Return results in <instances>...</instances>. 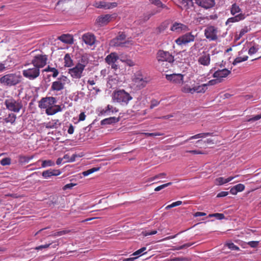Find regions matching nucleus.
I'll use <instances>...</instances> for the list:
<instances>
[{
    "mask_svg": "<svg viewBox=\"0 0 261 261\" xmlns=\"http://www.w3.org/2000/svg\"><path fill=\"white\" fill-rule=\"evenodd\" d=\"M38 50L31 51L30 55L32 57L31 64L40 69L47 64L48 57L45 54L37 53Z\"/></svg>",
    "mask_w": 261,
    "mask_h": 261,
    "instance_id": "f257e3e1",
    "label": "nucleus"
},
{
    "mask_svg": "<svg viewBox=\"0 0 261 261\" xmlns=\"http://www.w3.org/2000/svg\"><path fill=\"white\" fill-rule=\"evenodd\" d=\"M133 99L132 96L124 90H115L113 93V100L120 105L126 106Z\"/></svg>",
    "mask_w": 261,
    "mask_h": 261,
    "instance_id": "f03ea898",
    "label": "nucleus"
},
{
    "mask_svg": "<svg viewBox=\"0 0 261 261\" xmlns=\"http://www.w3.org/2000/svg\"><path fill=\"white\" fill-rule=\"evenodd\" d=\"M86 58L82 57L81 62L77 63L73 68L68 69V73L74 79H80L83 76V71L86 66Z\"/></svg>",
    "mask_w": 261,
    "mask_h": 261,
    "instance_id": "7ed1b4c3",
    "label": "nucleus"
},
{
    "mask_svg": "<svg viewBox=\"0 0 261 261\" xmlns=\"http://www.w3.org/2000/svg\"><path fill=\"white\" fill-rule=\"evenodd\" d=\"M22 79L21 75L16 73H10L0 78V82L5 86H12L20 83Z\"/></svg>",
    "mask_w": 261,
    "mask_h": 261,
    "instance_id": "20e7f679",
    "label": "nucleus"
},
{
    "mask_svg": "<svg viewBox=\"0 0 261 261\" xmlns=\"http://www.w3.org/2000/svg\"><path fill=\"white\" fill-rule=\"evenodd\" d=\"M31 64L30 63L24 64V67H29L22 70V74L24 77L30 80H33L40 75V70L34 65L31 66Z\"/></svg>",
    "mask_w": 261,
    "mask_h": 261,
    "instance_id": "39448f33",
    "label": "nucleus"
},
{
    "mask_svg": "<svg viewBox=\"0 0 261 261\" xmlns=\"http://www.w3.org/2000/svg\"><path fill=\"white\" fill-rule=\"evenodd\" d=\"M5 105L8 110L15 113H18L23 107L21 99L15 100L13 98L5 100Z\"/></svg>",
    "mask_w": 261,
    "mask_h": 261,
    "instance_id": "423d86ee",
    "label": "nucleus"
},
{
    "mask_svg": "<svg viewBox=\"0 0 261 261\" xmlns=\"http://www.w3.org/2000/svg\"><path fill=\"white\" fill-rule=\"evenodd\" d=\"M132 79L134 86L138 89L144 88L148 83L147 78L144 77L142 72L140 71L135 73Z\"/></svg>",
    "mask_w": 261,
    "mask_h": 261,
    "instance_id": "0eeeda50",
    "label": "nucleus"
},
{
    "mask_svg": "<svg viewBox=\"0 0 261 261\" xmlns=\"http://www.w3.org/2000/svg\"><path fill=\"white\" fill-rule=\"evenodd\" d=\"M156 58L160 62H166L171 64L174 61V57L168 51L160 50L157 53Z\"/></svg>",
    "mask_w": 261,
    "mask_h": 261,
    "instance_id": "6e6552de",
    "label": "nucleus"
},
{
    "mask_svg": "<svg viewBox=\"0 0 261 261\" xmlns=\"http://www.w3.org/2000/svg\"><path fill=\"white\" fill-rule=\"evenodd\" d=\"M218 29L214 25H208L204 30V35L210 41H216L218 39Z\"/></svg>",
    "mask_w": 261,
    "mask_h": 261,
    "instance_id": "1a4fd4ad",
    "label": "nucleus"
},
{
    "mask_svg": "<svg viewBox=\"0 0 261 261\" xmlns=\"http://www.w3.org/2000/svg\"><path fill=\"white\" fill-rule=\"evenodd\" d=\"M119 57L117 54L115 52H113L108 55L105 58V62L108 65L111 66V68L116 70L118 69V65L116 64Z\"/></svg>",
    "mask_w": 261,
    "mask_h": 261,
    "instance_id": "9d476101",
    "label": "nucleus"
},
{
    "mask_svg": "<svg viewBox=\"0 0 261 261\" xmlns=\"http://www.w3.org/2000/svg\"><path fill=\"white\" fill-rule=\"evenodd\" d=\"M67 77L65 76H62L61 77L58 79V80L52 83L50 90L53 91H60L63 90L65 88V85Z\"/></svg>",
    "mask_w": 261,
    "mask_h": 261,
    "instance_id": "9b49d317",
    "label": "nucleus"
},
{
    "mask_svg": "<svg viewBox=\"0 0 261 261\" xmlns=\"http://www.w3.org/2000/svg\"><path fill=\"white\" fill-rule=\"evenodd\" d=\"M195 36L191 32L187 33L185 34L178 37L176 40V43L179 45L186 44L191 42H193L195 40Z\"/></svg>",
    "mask_w": 261,
    "mask_h": 261,
    "instance_id": "f8f14e48",
    "label": "nucleus"
},
{
    "mask_svg": "<svg viewBox=\"0 0 261 261\" xmlns=\"http://www.w3.org/2000/svg\"><path fill=\"white\" fill-rule=\"evenodd\" d=\"M115 18L114 15L105 14L99 16L96 20V23L98 26L102 27L107 25L113 21Z\"/></svg>",
    "mask_w": 261,
    "mask_h": 261,
    "instance_id": "ddd939ff",
    "label": "nucleus"
},
{
    "mask_svg": "<svg viewBox=\"0 0 261 261\" xmlns=\"http://www.w3.org/2000/svg\"><path fill=\"white\" fill-rule=\"evenodd\" d=\"M184 75L180 73H173L166 74V79L170 82L181 85L184 83Z\"/></svg>",
    "mask_w": 261,
    "mask_h": 261,
    "instance_id": "4468645a",
    "label": "nucleus"
},
{
    "mask_svg": "<svg viewBox=\"0 0 261 261\" xmlns=\"http://www.w3.org/2000/svg\"><path fill=\"white\" fill-rule=\"evenodd\" d=\"M56 99L54 97H46L42 98L39 101L38 106L41 109H46L49 108L56 103Z\"/></svg>",
    "mask_w": 261,
    "mask_h": 261,
    "instance_id": "2eb2a0df",
    "label": "nucleus"
},
{
    "mask_svg": "<svg viewBox=\"0 0 261 261\" xmlns=\"http://www.w3.org/2000/svg\"><path fill=\"white\" fill-rule=\"evenodd\" d=\"M126 35L124 33H119V35L111 41V44L114 46H124L126 42L124 41Z\"/></svg>",
    "mask_w": 261,
    "mask_h": 261,
    "instance_id": "dca6fc26",
    "label": "nucleus"
},
{
    "mask_svg": "<svg viewBox=\"0 0 261 261\" xmlns=\"http://www.w3.org/2000/svg\"><path fill=\"white\" fill-rule=\"evenodd\" d=\"M199 64L204 66H208L211 63V55L207 51H203L198 59Z\"/></svg>",
    "mask_w": 261,
    "mask_h": 261,
    "instance_id": "f3484780",
    "label": "nucleus"
},
{
    "mask_svg": "<svg viewBox=\"0 0 261 261\" xmlns=\"http://www.w3.org/2000/svg\"><path fill=\"white\" fill-rule=\"evenodd\" d=\"M170 30L177 33H181L182 32H187L189 31L190 29L187 25L175 22L171 26Z\"/></svg>",
    "mask_w": 261,
    "mask_h": 261,
    "instance_id": "a211bd4d",
    "label": "nucleus"
},
{
    "mask_svg": "<svg viewBox=\"0 0 261 261\" xmlns=\"http://www.w3.org/2000/svg\"><path fill=\"white\" fill-rule=\"evenodd\" d=\"M95 6L97 8L110 9L115 8L117 6V3L116 2L110 3L105 1L96 2Z\"/></svg>",
    "mask_w": 261,
    "mask_h": 261,
    "instance_id": "6ab92c4d",
    "label": "nucleus"
},
{
    "mask_svg": "<svg viewBox=\"0 0 261 261\" xmlns=\"http://www.w3.org/2000/svg\"><path fill=\"white\" fill-rule=\"evenodd\" d=\"M177 5L182 10H188L194 6L193 0H176Z\"/></svg>",
    "mask_w": 261,
    "mask_h": 261,
    "instance_id": "aec40b11",
    "label": "nucleus"
},
{
    "mask_svg": "<svg viewBox=\"0 0 261 261\" xmlns=\"http://www.w3.org/2000/svg\"><path fill=\"white\" fill-rule=\"evenodd\" d=\"M231 73V71L224 68L222 69H219L216 71L213 74V77L220 80L222 78L226 77L228 75Z\"/></svg>",
    "mask_w": 261,
    "mask_h": 261,
    "instance_id": "412c9836",
    "label": "nucleus"
},
{
    "mask_svg": "<svg viewBox=\"0 0 261 261\" xmlns=\"http://www.w3.org/2000/svg\"><path fill=\"white\" fill-rule=\"evenodd\" d=\"M195 1L198 6L206 9L213 7L215 5V0H195Z\"/></svg>",
    "mask_w": 261,
    "mask_h": 261,
    "instance_id": "4be33fe9",
    "label": "nucleus"
},
{
    "mask_svg": "<svg viewBox=\"0 0 261 261\" xmlns=\"http://www.w3.org/2000/svg\"><path fill=\"white\" fill-rule=\"evenodd\" d=\"M82 40L87 45L90 46L93 45L96 41L95 36L90 33L84 34L82 36Z\"/></svg>",
    "mask_w": 261,
    "mask_h": 261,
    "instance_id": "5701e85b",
    "label": "nucleus"
},
{
    "mask_svg": "<svg viewBox=\"0 0 261 261\" xmlns=\"http://www.w3.org/2000/svg\"><path fill=\"white\" fill-rule=\"evenodd\" d=\"M233 16V17H230L225 22L226 25H227L229 23L239 22L241 20H244L246 18V15L244 13H240Z\"/></svg>",
    "mask_w": 261,
    "mask_h": 261,
    "instance_id": "b1692460",
    "label": "nucleus"
},
{
    "mask_svg": "<svg viewBox=\"0 0 261 261\" xmlns=\"http://www.w3.org/2000/svg\"><path fill=\"white\" fill-rule=\"evenodd\" d=\"M239 175H237L234 176H229L227 178H224L222 177L217 178L215 180V184L218 186H221L224 185L233 179L234 178L238 177Z\"/></svg>",
    "mask_w": 261,
    "mask_h": 261,
    "instance_id": "393cba45",
    "label": "nucleus"
},
{
    "mask_svg": "<svg viewBox=\"0 0 261 261\" xmlns=\"http://www.w3.org/2000/svg\"><path fill=\"white\" fill-rule=\"evenodd\" d=\"M61 111L62 108L60 106L55 105L54 104L49 108H47V109L46 110L45 112L46 114L48 115H53L59 112H61Z\"/></svg>",
    "mask_w": 261,
    "mask_h": 261,
    "instance_id": "a878e982",
    "label": "nucleus"
},
{
    "mask_svg": "<svg viewBox=\"0 0 261 261\" xmlns=\"http://www.w3.org/2000/svg\"><path fill=\"white\" fill-rule=\"evenodd\" d=\"M212 135H213V133H203L198 134H196L195 135L190 137L189 139L180 143L178 145H182V144L186 143V142H187L188 141H189L191 140H192V139H198V138H205L207 136H212Z\"/></svg>",
    "mask_w": 261,
    "mask_h": 261,
    "instance_id": "bb28decb",
    "label": "nucleus"
},
{
    "mask_svg": "<svg viewBox=\"0 0 261 261\" xmlns=\"http://www.w3.org/2000/svg\"><path fill=\"white\" fill-rule=\"evenodd\" d=\"M58 39L67 44H71L73 43V37L70 34H63L58 37Z\"/></svg>",
    "mask_w": 261,
    "mask_h": 261,
    "instance_id": "cd10ccee",
    "label": "nucleus"
},
{
    "mask_svg": "<svg viewBox=\"0 0 261 261\" xmlns=\"http://www.w3.org/2000/svg\"><path fill=\"white\" fill-rule=\"evenodd\" d=\"M61 174V172L59 170H47L44 171L42 175L45 178H47L52 176H57Z\"/></svg>",
    "mask_w": 261,
    "mask_h": 261,
    "instance_id": "c85d7f7f",
    "label": "nucleus"
},
{
    "mask_svg": "<svg viewBox=\"0 0 261 261\" xmlns=\"http://www.w3.org/2000/svg\"><path fill=\"white\" fill-rule=\"evenodd\" d=\"M245 187L242 184H239L233 187L230 190V193L232 195H236L238 192H241L245 190Z\"/></svg>",
    "mask_w": 261,
    "mask_h": 261,
    "instance_id": "c756f323",
    "label": "nucleus"
},
{
    "mask_svg": "<svg viewBox=\"0 0 261 261\" xmlns=\"http://www.w3.org/2000/svg\"><path fill=\"white\" fill-rule=\"evenodd\" d=\"M60 125L61 123L58 119L51 120L45 123V126L47 128H57Z\"/></svg>",
    "mask_w": 261,
    "mask_h": 261,
    "instance_id": "7c9ffc66",
    "label": "nucleus"
},
{
    "mask_svg": "<svg viewBox=\"0 0 261 261\" xmlns=\"http://www.w3.org/2000/svg\"><path fill=\"white\" fill-rule=\"evenodd\" d=\"M69 0H59L56 4L58 9L64 11L68 5Z\"/></svg>",
    "mask_w": 261,
    "mask_h": 261,
    "instance_id": "2f4dec72",
    "label": "nucleus"
},
{
    "mask_svg": "<svg viewBox=\"0 0 261 261\" xmlns=\"http://www.w3.org/2000/svg\"><path fill=\"white\" fill-rule=\"evenodd\" d=\"M64 66L67 67H71L73 65V61L71 59L70 54H66L64 58Z\"/></svg>",
    "mask_w": 261,
    "mask_h": 261,
    "instance_id": "473e14b6",
    "label": "nucleus"
},
{
    "mask_svg": "<svg viewBox=\"0 0 261 261\" xmlns=\"http://www.w3.org/2000/svg\"><path fill=\"white\" fill-rule=\"evenodd\" d=\"M161 12V10H153L150 12L144 14L142 18V22H144L148 20L153 15H155L156 13Z\"/></svg>",
    "mask_w": 261,
    "mask_h": 261,
    "instance_id": "72a5a7b5",
    "label": "nucleus"
},
{
    "mask_svg": "<svg viewBox=\"0 0 261 261\" xmlns=\"http://www.w3.org/2000/svg\"><path fill=\"white\" fill-rule=\"evenodd\" d=\"M230 11L232 15H236V14L237 13H242L241 9L236 3H234L231 5Z\"/></svg>",
    "mask_w": 261,
    "mask_h": 261,
    "instance_id": "f704fd0d",
    "label": "nucleus"
},
{
    "mask_svg": "<svg viewBox=\"0 0 261 261\" xmlns=\"http://www.w3.org/2000/svg\"><path fill=\"white\" fill-rule=\"evenodd\" d=\"M206 85L205 84L201 85L196 86L193 87V93H204L206 90Z\"/></svg>",
    "mask_w": 261,
    "mask_h": 261,
    "instance_id": "c9c22d12",
    "label": "nucleus"
},
{
    "mask_svg": "<svg viewBox=\"0 0 261 261\" xmlns=\"http://www.w3.org/2000/svg\"><path fill=\"white\" fill-rule=\"evenodd\" d=\"M118 121V119L115 117L106 118L101 121V124H110Z\"/></svg>",
    "mask_w": 261,
    "mask_h": 261,
    "instance_id": "e433bc0d",
    "label": "nucleus"
},
{
    "mask_svg": "<svg viewBox=\"0 0 261 261\" xmlns=\"http://www.w3.org/2000/svg\"><path fill=\"white\" fill-rule=\"evenodd\" d=\"M248 57L247 56H241V53H239V56L237 57L233 61L232 64L233 65H236L238 63H240L242 62L245 61L247 60Z\"/></svg>",
    "mask_w": 261,
    "mask_h": 261,
    "instance_id": "4c0bfd02",
    "label": "nucleus"
},
{
    "mask_svg": "<svg viewBox=\"0 0 261 261\" xmlns=\"http://www.w3.org/2000/svg\"><path fill=\"white\" fill-rule=\"evenodd\" d=\"M44 71L45 72H53V77H56L59 74V71L58 69L54 67H51L49 66H48L47 68L44 69Z\"/></svg>",
    "mask_w": 261,
    "mask_h": 261,
    "instance_id": "58836bf2",
    "label": "nucleus"
},
{
    "mask_svg": "<svg viewBox=\"0 0 261 261\" xmlns=\"http://www.w3.org/2000/svg\"><path fill=\"white\" fill-rule=\"evenodd\" d=\"M110 112L113 113V107L109 105L105 109L100 111V114L103 115H109Z\"/></svg>",
    "mask_w": 261,
    "mask_h": 261,
    "instance_id": "ea45409f",
    "label": "nucleus"
},
{
    "mask_svg": "<svg viewBox=\"0 0 261 261\" xmlns=\"http://www.w3.org/2000/svg\"><path fill=\"white\" fill-rule=\"evenodd\" d=\"M55 162L51 160H44L42 161L41 166L42 168H45L47 167H51L55 166Z\"/></svg>",
    "mask_w": 261,
    "mask_h": 261,
    "instance_id": "a19ab883",
    "label": "nucleus"
},
{
    "mask_svg": "<svg viewBox=\"0 0 261 261\" xmlns=\"http://www.w3.org/2000/svg\"><path fill=\"white\" fill-rule=\"evenodd\" d=\"M225 246H227L231 250H236V251L240 250V248L232 242L226 243L225 244Z\"/></svg>",
    "mask_w": 261,
    "mask_h": 261,
    "instance_id": "79ce46f5",
    "label": "nucleus"
},
{
    "mask_svg": "<svg viewBox=\"0 0 261 261\" xmlns=\"http://www.w3.org/2000/svg\"><path fill=\"white\" fill-rule=\"evenodd\" d=\"M181 91L185 93H191L193 94V87L191 88L188 85H186L183 86L181 88Z\"/></svg>",
    "mask_w": 261,
    "mask_h": 261,
    "instance_id": "37998d69",
    "label": "nucleus"
},
{
    "mask_svg": "<svg viewBox=\"0 0 261 261\" xmlns=\"http://www.w3.org/2000/svg\"><path fill=\"white\" fill-rule=\"evenodd\" d=\"M99 170V168H98H98H96V167L92 168L88 170L83 172L82 174L84 176H86L90 175V174L94 173V172L98 171Z\"/></svg>",
    "mask_w": 261,
    "mask_h": 261,
    "instance_id": "c03bdc74",
    "label": "nucleus"
},
{
    "mask_svg": "<svg viewBox=\"0 0 261 261\" xmlns=\"http://www.w3.org/2000/svg\"><path fill=\"white\" fill-rule=\"evenodd\" d=\"M70 232V230H63L62 231H57L54 233H53L51 236L53 237H56L64 235L65 234L68 233Z\"/></svg>",
    "mask_w": 261,
    "mask_h": 261,
    "instance_id": "a18cd8bd",
    "label": "nucleus"
},
{
    "mask_svg": "<svg viewBox=\"0 0 261 261\" xmlns=\"http://www.w3.org/2000/svg\"><path fill=\"white\" fill-rule=\"evenodd\" d=\"M0 163L2 166L9 165L11 163V160L9 158H5L3 159L1 161Z\"/></svg>",
    "mask_w": 261,
    "mask_h": 261,
    "instance_id": "49530a36",
    "label": "nucleus"
},
{
    "mask_svg": "<svg viewBox=\"0 0 261 261\" xmlns=\"http://www.w3.org/2000/svg\"><path fill=\"white\" fill-rule=\"evenodd\" d=\"M181 204H182L181 201H177L176 202H174L172 203L171 204L167 205L165 208L166 210H169L172 207H175L177 206H179V205H181Z\"/></svg>",
    "mask_w": 261,
    "mask_h": 261,
    "instance_id": "de8ad7c7",
    "label": "nucleus"
},
{
    "mask_svg": "<svg viewBox=\"0 0 261 261\" xmlns=\"http://www.w3.org/2000/svg\"><path fill=\"white\" fill-rule=\"evenodd\" d=\"M167 28V26L164 23L161 24L158 28L156 29V32L157 33H161L164 31Z\"/></svg>",
    "mask_w": 261,
    "mask_h": 261,
    "instance_id": "09e8293b",
    "label": "nucleus"
},
{
    "mask_svg": "<svg viewBox=\"0 0 261 261\" xmlns=\"http://www.w3.org/2000/svg\"><path fill=\"white\" fill-rule=\"evenodd\" d=\"M120 61L122 62L125 63L127 65L131 67L135 65V63L133 60L129 59H126V60H123L122 58L120 59Z\"/></svg>",
    "mask_w": 261,
    "mask_h": 261,
    "instance_id": "8fccbe9b",
    "label": "nucleus"
},
{
    "mask_svg": "<svg viewBox=\"0 0 261 261\" xmlns=\"http://www.w3.org/2000/svg\"><path fill=\"white\" fill-rule=\"evenodd\" d=\"M221 82V80L218 79L216 78V79L211 80L208 82L207 83L205 84L206 85V87L207 86H212L216 85Z\"/></svg>",
    "mask_w": 261,
    "mask_h": 261,
    "instance_id": "3c124183",
    "label": "nucleus"
},
{
    "mask_svg": "<svg viewBox=\"0 0 261 261\" xmlns=\"http://www.w3.org/2000/svg\"><path fill=\"white\" fill-rule=\"evenodd\" d=\"M215 217L219 220H222L225 218L224 214H220V213H215V214H212L209 215V217Z\"/></svg>",
    "mask_w": 261,
    "mask_h": 261,
    "instance_id": "603ef678",
    "label": "nucleus"
},
{
    "mask_svg": "<svg viewBox=\"0 0 261 261\" xmlns=\"http://www.w3.org/2000/svg\"><path fill=\"white\" fill-rule=\"evenodd\" d=\"M143 135L145 136L146 137H156V136H162L163 134H161L160 133H142Z\"/></svg>",
    "mask_w": 261,
    "mask_h": 261,
    "instance_id": "864d4df0",
    "label": "nucleus"
},
{
    "mask_svg": "<svg viewBox=\"0 0 261 261\" xmlns=\"http://www.w3.org/2000/svg\"><path fill=\"white\" fill-rule=\"evenodd\" d=\"M171 185H172V182H168V183L160 185V186L156 187L154 189V191H156V192L159 191L161 190L162 189H163L165 188H166L168 186H170Z\"/></svg>",
    "mask_w": 261,
    "mask_h": 261,
    "instance_id": "5fc2aeb1",
    "label": "nucleus"
},
{
    "mask_svg": "<svg viewBox=\"0 0 261 261\" xmlns=\"http://www.w3.org/2000/svg\"><path fill=\"white\" fill-rule=\"evenodd\" d=\"M6 119L7 122H9L12 123L15 121L16 116L14 114H9V116L6 118Z\"/></svg>",
    "mask_w": 261,
    "mask_h": 261,
    "instance_id": "6e6d98bb",
    "label": "nucleus"
},
{
    "mask_svg": "<svg viewBox=\"0 0 261 261\" xmlns=\"http://www.w3.org/2000/svg\"><path fill=\"white\" fill-rule=\"evenodd\" d=\"M250 30L247 27H245L243 28L240 32L239 38H241L243 35H244L246 33L248 32Z\"/></svg>",
    "mask_w": 261,
    "mask_h": 261,
    "instance_id": "4d7b16f0",
    "label": "nucleus"
},
{
    "mask_svg": "<svg viewBox=\"0 0 261 261\" xmlns=\"http://www.w3.org/2000/svg\"><path fill=\"white\" fill-rule=\"evenodd\" d=\"M259 241H250L247 243V244L251 248H256L259 245Z\"/></svg>",
    "mask_w": 261,
    "mask_h": 261,
    "instance_id": "13d9d810",
    "label": "nucleus"
},
{
    "mask_svg": "<svg viewBox=\"0 0 261 261\" xmlns=\"http://www.w3.org/2000/svg\"><path fill=\"white\" fill-rule=\"evenodd\" d=\"M186 152H189L194 154H203L205 152L201 150H187Z\"/></svg>",
    "mask_w": 261,
    "mask_h": 261,
    "instance_id": "bf43d9fd",
    "label": "nucleus"
},
{
    "mask_svg": "<svg viewBox=\"0 0 261 261\" xmlns=\"http://www.w3.org/2000/svg\"><path fill=\"white\" fill-rule=\"evenodd\" d=\"M258 48H257L254 46H253L249 48V49L248 50V54L250 55H252L256 53L258 51Z\"/></svg>",
    "mask_w": 261,
    "mask_h": 261,
    "instance_id": "052dcab7",
    "label": "nucleus"
},
{
    "mask_svg": "<svg viewBox=\"0 0 261 261\" xmlns=\"http://www.w3.org/2000/svg\"><path fill=\"white\" fill-rule=\"evenodd\" d=\"M33 158V156H22L21 155L19 156V159L21 161H23L25 162H29Z\"/></svg>",
    "mask_w": 261,
    "mask_h": 261,
    "instance_id": "680f3d73",
    "label": "nucleus"
},
{
    "mask_svg": "<svg viewBox=\"0 0 261 261\" xmlns=\"http://www.w3.org/2000/svg\"><path fill=\"white\" fill-rule=\"evenodd\" d=\"M187 260H188V259L186 257H173V258H170L169 261H186Z\"/></svg>",
    "mask_w": 261,
    "mask_h": 261,
    "instance_id": "e2e57ef3",
    "label": "nucleus"
},
{
    "mask_svg": "<svg viewBox=\"0 0 261 261\" xmlns=\"http://www.w3.org/2000/svg\"><path fill=\"white\" fill-rule=\"evenodd\" d=\"M261 118V114L259 115H256L251 118L248 119L247 122L255 121L258 120Z\"/></svg>",
    "mask_w": 261,
    "mask_h": 261,
    "instance_id": "0e129e2a",
    "label": "nucleus"
},
{
    "mask_svg": "<svg viewBox=\"0 0 261 261\" xmlns=\"http://www.w3.org/2000/svg\"><path fill=\"white\" fill-rule=\"evenodd\" d=\"M51 245V243L46 244L45 245H42L39 246H37L35 247V249L37 250H41L44 248H48L50 245Z\"/></svg>",
    "mask_w": 261,
    "mask_h": 261,
    "instance_id": "69168bd1",
    "label": "nucleus"
},
{
    "mask_svg": "<svg viewBox=\"0 0 261 261\" xmlns=\"http://www.w3.org/2000/svg\"><path fill=\"white\" fill-rule=\"evenodd\" d=\"M146 250V248L144 247L141 248V249L137 250L135 252L133 253V255H140L141 253H142L144 251Z\"/></svg>",
    "mask_w": 261,
    "mask_h": 261,
    "instance_id": "338daca9",
    "label": "nucleus"
},
{
    "mask_svg": "<svg viewBox=\"0 0 261 261\" xmlns=\"http://www.w3.org/2000/svg\"><path fill=\"white\" fill-rule=\"evenodd\" d=\"M76 185V184H73V183H70V184H66L63 187V189L64 190H66L68 189H71L73 187H74Z\"/></svg>",
    "mask_w": 261,
    "mask_h": 261,
    "instance_id": "774afa93",
    "label": "nucleus"
}]
</instances>
